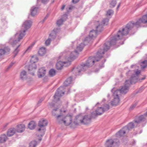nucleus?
Segmentation results:
<instances>
[{
	"label": "nucleus",
	"mask_w": 147,
	"mask_h": 147,
	"mask_svg": "<svg viewBox=\"0 0 147 147\" xmlns=\"http://www.w3.org/2000/svg\"><path fill=\"white\" fill-rule=\"evenodd\" d=\"M147 22V13L143 16L142 18H140L135 23L130 22L124 28L120 29L117 34L111 39L110 41H107L105 44L103 49L99 50L96 54V57H90L87 60V67L92 66L95 61H98L101 57L105 51H107L110 46L115 45L118 40L122 39L123 36L127 35L129 31L134 26L138 28L140 26L141 23H146Z\"/></svg>",
	"instance_id": "1"
},
{
	"label": "nucleus",
	"mask_w": 147,
	"mask_h": 147,
	"mask_svg": "<svg viewBox=\"0 0 147 147\" xmlns=\"http://www.w3.org/2000/svg\"><path fill=\"white\" fill-rule=\"evenodd\" d=\"M32 22L31 20H26L22 24L21 30L16 33L14 38H11L9 43L12 46L14 47L22 39L25 35L26 32L31 27Z\"/></svg>",
	"instance_id": "2"
},
{
	"label": "nucleus",
	"mask_w": 147,
	"mask_h": 147,
	"mask_svg": "<svg viewBox=\"0 0 147 147\" xmlns=\"http://www.w3.org/2000/svg\"><path fill=\"white\" fill-rule=\"evenodd\" d=\"M78 55L77 51L76 50L71 53L70 55L68 58V61H67L62 62L59 61L56 64V67L58 70H60L63 67V66H67L71 64V61L74 59L76 58Z\"/></svg>",
	"instance_id": "3"
},
{
	"label": "nucleus",
	"mask_w": 147,
	"mask_h": 147,
	"mask_svg": "<svg viewBox=\"0 0 147 147\" xmlns=\"http://www.w3.org/2000/svg\"><path fill=\"white\" fill-rule=\"evenodd\" d=\"M72 80L71 77L68 78L64 82L63 86H60L57 89L54 96L55 99L57 100H59V98L64 94V92L63 91V90L65 89V87L71 84Z\"/></svg>",
	"instance_id": "4"
},
{
	"label": "nucleus",
	"mask_w": 147,
	"mask_h": 147,
	"mask_svg": "<svg viewBox=\"0 0 147 147\" xmlns=\"http://www.w3.org/2000/svg\"><path fill=\"white\" fill-rule=\"evenodd\" d=\"M96 30H91L89 33V36L86 37L84 40L85 44H87V42H89L92 39H94L96 37L97 33L100 32L103 29V26L102 24H100L96 27Z\"/></svg>",
	"instance_id": "5"
},
{
	"label": "nucleus",
	"mask_w": 147,
	"mask_h": 147,
	"mask_svg": "<svg viewBox=\"0 0 147 147\" xmlns=\"http://www.w3.org/2000/svg\"><path fill=\"white\" fill-rule=\"evenodd\" d=\"M72 116L67 115L65 116L63 115H59L57 117V120L60 124L63 123L66 126L70 125L72 122Z\"/></svg>",
	"instance_id": "6"
},
{
	"label": "nucleus",
	"mask_w": 147,
	"mask_h": 147,
	"mask_svg": "<svg viewBox=\"0 0 147 147\" xmlns=\"http://www.w3.org/2000/svg\"><path fill=\"white\" fill-rule=\"evenodd\" d=\"M91 119V117L89 116L85 115L83 117L81 115H80L76 117L74 123L75 125H78L79 122L86 124L90 122Z\"/></svg>",
	"instance_id": "7"
},
{
	"label": "nucleus",
	"mask_w": 147,
	"mask_h": 147,
	"mask_svg": "<svg viewBox=\"0 0 147 147\" xmlns=\"http://www.w3.org/2000/svg\"><path fill=\"white\" fill-rule=\"evenodd\" d=\"M144 119L145 117L144 115H140L138 117H136L134 123L133 122L129 123L127 126L124 127V129H126L128 132L130 129H132L136 126L138 124L142 122V120Z\"/></svg>",
	"instance_id": "8"
},
{
	"label": "nucleus",
	"mask_w": 147,
	"mask_h": 147,
	"mask_svg": "<svg viewBox=\"0 0 147 147\" xmlns=\"http://www.w3.org/2000/svg\"><path fill=\"white\" fill-rule=\"evenodd\" d=\"M47 122L46 120L44 119H42L40 121L38 126L40 128L38 129V131L39 132L41 131L42 134H40L41 136H42L44 134L45 131V126L47 125Z\"/></svg>",
	"instance_id": "9"
},
{
	"label": "nucleus",
	"mask_w": 147,
	"mask_h": 147,
	"mask_svg": "<svg viewBox=\"0 0 147 147\" xmlns=\"http://www.w3.org/2000/svg\"><path fill=\"white\" fill-rule=\"evenodd\" d=\"M57 29H54L52 32L49 34V38L45 42V44L46 45L48 46L50 43L51 40L55 39L56 37V33L57 32V30H59Z\"/></svg>",
	"instance_id": "10"
},
{
	"label": "nucleus",
	"mask_w": 147,
	"mask_h": 147,
	"mask_svg": "<svg viewBox=\"0 0 147 147\" xmlns=\"http://www.w3.org/2000/svg\"><path fill=\"white\" fill-rule=\"evenodd\" d=\"M119 91L118 90H116L113 93L114 98L113 100L111 102V104L113 106H116L119 103L120 99L119 96V94L118 92Z\"/></svg>",
	"instance_id": "11"
},
{
	"label": "nucleus",
	"mask_w": 147,
	"mask_h": 147,
	"mask_svg": "<svg viewBox=\"0 0 147 147\" xmlns=\"http://www.w3.org/2000/svg\"><path fill=\"white\" fill-rule=\"evenodd\" d=\"M109 108L108 105H105L103 107H98L96 110V115H100L102 114L104 112L108 111Z\"/></svg>",
	"instance_id": "12"
},
{
	"label": "nucleus",
	"mask_w": 147,
	"mask_h": 147,
	"mask_svg": "<svg viewBox=\"0 0 147 147\" xmlns=\"http://www.w3.org/2000/svg\"><path fill=\"white\" fill-rule=\"evenodd\" d=\"M119 140L114 141L112 139H110L107 140L105 143L106 147H114L115 146H118L119 144Z\"/></svg>",
	"instance_id": "13"
},
{
	"label": "nucleus",
	"mask_w": 147,
	"mask_h": 147,
	"mask_svg": "<svg viewBox=\"0 0 147 147\" xmlns=\"http://www.w3.org/2000/svg\"><path fill=\"white\" fill-rule=\"evenodd\" d=\"M137 82V77L134 76H131L130 80H127L125 82V85H124L127 86L128 85V87H129L130 84H132L136 83Z\"/></svg>",
	"instance_id": "14"
},
{
	"label": "nucleus",
	"mask_w": 147,
	"mask_h": 147,
	"mask_svg": "<svg viewBox=\"0 0 147 147\" xmlns=\"http://www.w3.org/2000/svg\"><path fill=\"white\" fill-rule=\"evenodd\" d=\"M10 49L8 46L5 47L3 49H0V57L8 53L10 51Z\"/></svg>",
	"instance_id": "15"
},
{
	"label": "nucleus",
	"mask_w": 147,
	"mask_h": 147,
	"mask_svg": "<svg viewBox=\"0 0 147 147\" xmlns=\"http://www.w3.org/2000/svg\"><path fill=\"white\" fill-rule=\"evenodd\" d=\"M46 73V70L44 67H42L39 69L38 73V76L39 78L44 76Z\"/></svg>",
	"instance_id": "16"
},
{
	"label": "nucleus",
	"mask_w": 147,
	"mask_h": 147,
	"mask_svg": "<svg viewBox=\"0 0 147 147\" xmlns=\"http://www.w3.org/2000/svg\"><path fill=\"white\" fill-rule=\"evenodd\" d=\"M129 88L128 85L127 86L124 85L122 87L120 90H119V92H118L119 94L120 93L125 94L128 91Z\"/></svg>",
	"instance_id": "17"
},
{
	"label": "nucleus",
	"mask_w": 147,
	"mask_h": 147,
	"mask_svg": "<svg viewBox=\"0 0 147 147\" xmlns=\"http://www.w3.org/2000/svg\"><path fill=\"white\" fill-rule=\"evenodd\" d=\"M25 129V125L24 124H19L17 126L16 131L18 133H22L24 131Z\"/></svg>",
	"instance_id": "18"
},
{
	"label": "nucleus",
	"mask_w": 147,
	"mask_h": 147,
	"mask_svg": "<svg viewBox=\"0 0 147 147\" xmlns=\"http://www.w3.org/2000/svg\"><path fill=\"white\" fill-rule=\"evenodd\" d=\"M36 69V65L34 64L30 65L28 68V70L30 71V73L31 74L34 75V70Z\"/></svg>",
	"instance_id": "19"
},
{
	"label": "nucleus",
	"mask_w": 147,
	"mask_h": 147,
	"mask_svg": "<svg viewBox=\"0 0 147 147\" xmlns=\"http://www.w3.org/2000/svg\"><path fill=\"white\" fill-rule=\"evenodd\" d=\"M62 112L63 111H62L58 109L57 108H56L53 110L52 111V113L53 115L54 116H57V115H58L59 113H60V115H63L62 114ZM63 112L64 113H65L66 112V111H63Z\"/></svg>",
	"instance_id": "20"
},
{
	"label": "nucleus",
	"mask_w": 147,
	"mask_h": 147,
	"mask_svg": "<svg viewBox=\"0 0 147 147\" xmlns=\"http://www.w3.org/2000/svg\"><path fill=\"white\" fill-rule=\"evenodd\" d=\"M20 78L22 80H24L27 79V72L26 71L23 70L20 72Z\"/></svg>",
	"instance_id": "21"
},
{
	"label": "nucleus",
	"mask_w": 147,
	"mask_h": 147,
	"mask_svg": "<svg viewBox=\"0 0 147 147\" xmlns=\"http://www.w3.org/2000/svg\"><path fill=\"white\" fill-rule=\"evenodd\" d=\"M63 16V17L62 18L57 21L56 23L58 26H59L63 24V22L64 21V20L63 19V18H65L64 19L65 20L67 18V15L66 14L64 15Z\"/></svg>",
	"instance_id": "22"
},
{
	"label": "nucleus",
	"mask_w": 147,
	"mask_h": 147,
	"mask_svg": "<svg viewBox=\"0 0 147 147\" xmlns=\"http://www.w3.org/2000/svg\"><path fill=\"white\" fill-rule=\"evenodd\" d=\"M128 132L127 131L124 129V127L122 129L119 131L116 134V135L117 137L121 136H123L126 133Z\"/></svg>",
	"instance_id": "23"
},
{
	"label": "nucleus",
	"mask_w": 147,
	"mask_h": 147,
	"mask_svg": "<svg viewBox=\"0 0 147 147\" xmlns=\"http://www.w3.org/2000/svg\"><path fill=\"white\" fill-rule=\"evenodd\" d=\"M38 7L34 6L32 7L31 9V14L33 16L36 15L37 13Z\"/></svg>",
	"instance_id": "24"
},
{
	"label": "nucleus",
	"mask_w": 147,
	"mask_h": 147,
	"mask_svg": "<svg viewBox=\"0 0 147 147\" xmlns=\"http://www.w3.org/2000/svg\"><path fill=\"white\" fill-rule=\"evenodd\" d=\"M16 129L14 128H11L7 131V135L10 137L13 136L15 133Z\"/></svg>",
	"instance_id": "25"
},
{
	"label": "nucleus",
	"mask_w": 147,
	"mask_h": 147,
	"mask_svg": "<svg viewBox=\"0 0 147 147\" xmlns=\"http://www.w3.org/2000/svg\"><path fill=\"white\" fill-rule=\"evenodd\" d=\"M36 126V124L34 121H31L28 124V128L31 130L34 129Z\"/></svg>",
	"instance_id": "26"
},
{
	"label": "nucleus",
	"mask_w": 147,
	"mask_h": 147,
	"mask_svg": "<svg viewBox=\"0 0 147 147\" xmlns=\"http://www.w3.org/2000/svg\"><path fill=\"white\" fill-rule=\"evenodd\" d=\"M46 53V49L45 48L42 47L40 48L38 51L39 55L40 56L44 55Z\"/></svg>",
	"instance_id": "27"
},
{
	"label": "nucleus",
	"mask_w": 147,
	"mask_h": 147,
	"mask_svg": "<svg viewBox=\"0 0 147 147\" xmlns=\"http://www.w3.org/2000/svg\"><path fill=\"white\" fill-rule=\"evenodd\" d=\"M7 138L5 134L2 135L0 136V142L3 143L7 140Z\"/></svg>",
	"instance_id": "28"
},
{
	"label": "nucleus",
	"mask_w": 147,
	"mask_h": 147,
	"mask_svg": "<svg viewBox=\"0 0 147 147\" xmlns=\"http://www.w3.org/2000/svg\"><path fill=\"white\" fill-rule=\"evenodd\" d=\"M140 65L142 69H144L147 66V61L145 60L140 63Z\"/></svg>",
	"instance_id": "29"
},
{
	"label": "nucleus",
	"mask_w": 147,
	"mask_h": 147,
	"mask_svg": "<svg viewBox=\"0 0 147 147\" xmlns=\"http://www.w3.org/2000/svg\"><path fill=\"white\" fill-rule=\"evenodd\" d=\"M38 60V58L36 56H34L32 57L30 62L32 63H35L37 62Z\"/></svg>",
	"instance_id": "30"
},
{
	"label": "nucleus",
	"mask_w": 147,
	"mask_h": 147,
	"mask_svg": "<svg viewBox=\"0 0 147 147\" xmlns=\"http://www.w3.org/2000/svg\"><path fill=\"white\" fill-rule=\"evenodd\" d=\"M56 74V71L54 69H51L49 71V74L51 77H53L55 76Z\"/></svg>",
	"instance_id": "31"
},
{
	"label": "nucleus",
	"mask_w": 147,
	"mask_h": 147,
	"mask_svg": "<svg viewBox=\"0 0 147 147\" xmlns=\"http://www.w3.org/2000/svg\"><path fill=\"white\" fill-rule=\"evenodd\" d=\"M84 46V44L81 43L80 44H79L78 46H77V49L78 51H81L83 49Z\"/></svg>",
	"instance_id": "32"
},
{
	"label": "nucleus",
	"mask_w": 147,
	"mask_h": 147,
	"mask_svg": "<svg viewBox=\"0 0 147 147\" xmlns=\"http://www.w3.org/2000/svg\"><path fill=\"white\" fill-rule=\"evenodd\" d=\"M37 144V142L35 141H32L29 144V147H35Z\"/></svg>",
	"instance_id": "33"
},
{
	"label": "nucleus",
	"mask_w": 147,
	"mask_h": 147,
	"mask_svg": "<svg viewBox=\"0 0 147 147\" xmlns=\"http://www.w3.org/2000/svg\"><path fill=\"white\" fill-rule=\"evenodd\" d=\"M113 11L112 9H109L107 12L106 15L107 17L110 16L113 14Z\"/></svg>",
	"instance_id": "34"
},
{
	"label": "nucleus",
	"mask_w": 147,
	"mask_h": 147,
	"mask_svg": "<svg viewBox=\"0 0 147 147\" xmlns=\"http://www.w3.org/2000/svg\"><path fill=\"white\" fill-rule=\"evenodd\" d=\"M134 72L135 74L133 75L132 76H133V77H134L135 76H136L137 77V80L138 79V75L140 73L141 71L140 70H135L134 71Z\"/></svg>",
	"instance_id": "35"
},
{
	"label": "nucleus",
	"mask_w": 147,
	"mask_h": 147,
	"mask_svg": "<svg viewBox=\"0 0 147 147\" xmlns=\"http://www.w3.org/2000/svg\"><path fill=\"white\" fill-rule=\"evenodd\" d=\"M49 1V0H37V4L39 5V3L40 2H41L44 4H46Z\"/></svg>",
	"instance_id": "36"
},
{
	"label": "nucleus",
	"mask_w": 147,
	"mask_h": 147,
	"mask_svg": "<svg viewBox=\"0 0 147 147\" xmlns=\"http://www.w3.org/2000/svg\"><path fill=\"white\" fill-rule=\"evenodd\" d=\"M20 46V45H18L17 47L16 48V49L13 52V53L15 54V56H14V57H15L16 56L17 54L18 53V51H19V49H18V48Z\"/></svg>",
	"instance_id": "37"
},
{
	"label": "nucleus",
	"mask_w": 147,
	"mask_h": 147,
	"mask_svg": "<svg viewBox=\"0 0 147 147\" xmlns=\"http://www.w3.org/2000/svg\"><path fill=\"white\" fill-rule=\"evenodd\" d=\"M109 19L108 18H105L102 21V23L104 25H107L109 22Z\"/></svg>",
	"instance_id": "38"
},
{
	"label": "nucleus",
	"mask_w": 147,
	"mask_h": 147,
	"mask_svg": "<svg viewBox=\"0 0 147 147\" xmlns=\"http://www.w3.org/2000/svg\"><path fill=\"white\" fill-rule=\"evenodd\" d=\"M138 103V102H136L134 104L131 105L129 108L130 110H132L134 109Z\"/></svg>",
	"instance_id": "39"
},
{
	"label": "nucleus",
	"mask_w": 147,
	"mask_h": 147,
	"mask_svg": "<svg viewBox=\"0 0 147 147\" xmlns=\"http://www.w3.org/2000/svg\"><path fill=\"white\" fill-rule=\"evenodd\" d=\"M116 3V1L115 0H113L111 3V5L113 7H114Z\"/></svg>",
	"instance_id": "40"
},
{
	"label": "nucleus",
	"mask_w": 147,
	"mask_h": 147,
	"mask_svg": "<svg viewBox=\"0 0 147 147\" xmlns=\"http://www.w3.org/2000/svg\"><path fill=\"white\" fill-rule=\"evenodd\" d=\"M33 45H31L29 47H28V48H27V49H26V50L25 52H27V51H28L30 50V49L32 48V47Z\"/></svg>",
	"instance_id": "41"
},
{
	"label": "nucleus",
	"mask_w": 147,
	"mask_h": 147,
	"mask_svg": "<svg viewBox=\"0 0 147 147\" xmlns=\"http://www.w3.org/2000/svg\"><path fill=\"white\" fill-rule=\"evenodd\" d=\"M144 115V117H145L144 119L142 120V121H145L146 119V117L147 116V111L146 112V113L144 115Z\"/></svg>",
	"instance_id": "42"
},
{
	"label": "nucleus",
	"mask_w": 147,
	"mask_h": 147,
	"mask_svg": "<svg viewBox=\"0 0 147 147\" xmlns=\"http://www.w3.org/2000/svg\"><path fill=\"white\" fill-rule=\"evenodd\" d=\"M13 64H14L13 63H11L9 65V66L8 67L7 69H9L10 68L13 66Z\"/></svg>",
	"instance_id": "43"
},
{
	"label": "nucleus",
	"mask_w": 147,
	"mask_h": 147,
	"mask_svg": "<svg viewBox=\"0 0 147 147\" xmlns=\"http://www.w3.org/2000/svg\"><path fill=\"white\" fill-rule=\"evenodd\" d=\"M79 0H73V2L74 3H76L78 2Z\"/></svg>",
	"instance_id": "44"
},
{
	"label": "nucleus",
	"mask_w": 147,
	"mask_h": 147,
	"mask_svg": "<svg viewBox=\"0 0 147 147\" xmlns=\"http://www.w3.org/2000/svg\"><path fill=\"white\" fill-rule=\"evenodd\" d=\"M43 99H40L38 102V104H39V103H40L41 102L43 101Z\"/></svg>",
	"instance_id": "45"
},
{
	"label": "nucleus",
	"mask_w": 147,
	"mask_h": 147,
	"mask_svg": "<svg viewBox=\"0 0 147 147\" xmlns=\"http://www.w3.org/2000/svg\"><path fill=\"white\" fill-rule=\"evenodd\" d=\"M65 5H63L62 6V7L61 8V10H63L64 8H65Z\"/></svg>",
	"instance_id": "46"
},
{
	"label": "nucleus",
	"mask_w": 147,
	"mask_h": 147,
	"mask_svg": "<svg viewBox=\"0 0 147 147\" xmlns=\"http://www.w3.org/2000/svg\"><path fill=\"white\" fill-rule=\"evenodd\" d=\"M48 17V16H46L44 18V19L43 20V22H44V21H45V20L47 19V18Z\"/></svg>",
	"instance_id": "47"
},
{
	"label": "nucleus",
	"mask_w": 147,
	"mask_h": 147,
	"mask_svg": "<svg viewBox=\"0 0 147 147\" xmlns=\"http://www.w3.org/2000/svg\"><path fill=\"white\" fill-rule=\"evenodd\" d=\"M106 61V59H104V62H102V64H103V63H105V61Z\"/></svg>",
	"instance_id": "48"
},
{
	"label": "nucleus",
	"mask_w": 147,
	"mask_h": 147,
	"mask_svg": "<svg viewBox=\"0 0 147 147\" xmlns=\"http://www.w3.org/2000/svg\"><path fill=\"white\" fill-rule=\"evenodd\" d=\"M145 77H143V78H142V79H141V80H144V79H145Z\"/></svg>",
	"instance_id": "49"
},
{
	"label": "nucleus",
	"mask_w": 147,
	"mask_h": 147,
	"mask_svg": "<svg viewBox=\"0 0 147 147\" xmlns=\"http://www.w3.org/2000/svg\"><path fill=\"white\" fill-rule=\"evenodd\" d=\"M120 4H119L117 6V8H118L119 7V6H120Z\"/></svg>",
	"instance_id": "50"
},
{
	"label": "nucleus",
	"mask_w": 147,
	"mask_h": 147,
	"mask_svg": "<svg viewBox=\"0 0 147 147\" xmlns=\"http://www.w3.org/2000/svg\"><path fill=\"white\" fill-rule=\"evenodd\" d=\"M51 105H52L53 106V103H51V104H50Z\"/></svg>",
	"instance_id": "51"
},
{
	"label": "nucleus",
	"mask_w": 147,
	"mask_h": 147,
	"mask_svg": "<svg viewBox=\"0 0 147 147\" xmlns=\"http://www.w3.org/2000/svg\"><path fill=\"white\" fill-rule=\"evenodd\" d=\"M41 139H42L41 138H39V141H40L41 140Z\"/></svg>",
	"instance_id": "52"
},
{
	"label": "nucleus",
	"mask_w": 147,
	"mask_h": 147,
	"mask_svg": "<svg viewBox=\"0 0 147 147\" xmlns=\"http://www.w3.org/2000/svg\"><path fill=\"white\" fill-rule=\"evenodd\" d=\"M8 124V123H6L5 126H7V125Z\"/></svg>",
	"instance_id": "53"
},
{
	"label": "nucleus",
	"mask_w": 147,
	"mask_h": 147,
	"mask_svg": "<svg viewBox=\"0 0 147 147\" xmlns=\"http://www.w3.org/2000/svg\"><path fill=\"white\" fill-rule=\"evenodd\" d=\"M93 113H92V116H93Z\"/></svg>",
	"instance_id": "54"
},
{
	"label": "nucleus",
	"mask_w": 147,
	"mask_h": 147,
	"mask_svg": "<svg viewBox=\"0 0 147 147\" xmlns=\"http://www.w3.org/2000/svg\"><path fill=\"white\" fill-rule=\"evenodd\" d=\"M103 67V66L102 65V66L101 67Z\"/></svg>",
	"instance_id": "55"
},
{
	"label": "nucleus",
	"mask_w": 147,
	"mask_h": 147,
	"mask_svg": "<svg viewBox=\"0 0 147 147\" xmlns=\"http://www.w3.org/2000/svg\"><path fill=\"white\" fill-rule=\"evenodd\" d=\"M113 89H112V90H111V91H112H112H113Z\"/></svg>",
	"instance_id": "56"
},
{
	"label": "nucleus",
	"mask_w": 147,
	"mask_h": 147,
	"mask_svg": "<svg viewBox=\"0 0 147 147\" xmlns=\"http://www.w3.org/2000/svg\"><path fill=\"white\" fill-rule=\"evenodd\" d=\"M54 2V0H53V2Z\"/></svg>",
	"instance_id": "57"
},
{
	"label": "nucleus",
	"mask_w": 147,
	"mask_h": 147,
	"mask_svg": "<svg viewBox=\"0 0 147 147\" xmlns=\"http://www.w3.org/2000/svg\"><path fill=\"white\" fill-rule=\"evenodd\" d=\"M134 143H136V142H135V141H134Z\"/></svg>",
	"instance_id": "58"
}]
</instances>
